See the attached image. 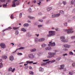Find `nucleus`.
I'll return each mask as SVG.
<instances>
[{"mask_svg": "<svg viewBox=\"0 0 75 75\" xmlns=\"http://www.w3.org/2000/svg\"><path fill=\"white\" fill-rule=\"evenodd\" d=\"M65 31H66V32H67L68 34H71V33H74V31H73V29H66L65 30Z\"/></svg>", "mask_w": 75, "mask_h": 75, "instance_id": "obj_3", "label": "nucleus"}, {"mask_svg": "<svg viewBox=\"0 0 75 75\" xmlns=\"http://www.w3.org/2000/svg\"><path fill=\"white\" fill-rule=\"evenodd\" d=\"M64 67H65L64 65H60L61 67L59 68V69H63L64 68Z\"/></svg>", "mask_w": 75, "mask_h": 75, "instance_id": "obj_19", "label": "nucleus"}, {"mask_svg": "<svg viewBox=\"0 0 75 75\" xmlns=\"http://www.w3.org/2000/svg\"><path fill=\"white\" fill-rule=\"evenodd\" d=\"M3 66V64L2 63H0V68H2Z\"/></svg>", "mask_w": 75, "mask_h": 75, "instance_id": "obj_30", "label": "nucleus"}, {"mask_svg": "<svg viewBox=\"0 0 75 75\" xmlns=\"http://www.w3.org/2000/svg\"><path fill=\"white\" fill-rule=\"evenodd\" d=\"M28 56L30 59H33L34 58V55H33V54H29Z\"/></svg>", "mask_w": 75, "mask_h": 75, "instance_id": "obj_9", "label": "nucleus"}, {"mask_svg": "<svg viewBox=\"0 0 75 75\" xmlns=\"http://www.w3.org/2000/svg\"><path fill=\"white\" fill-rule=\"evenodd\" d=\"M12 71V68L10 67L8 70V71Z\"/></svg>", "mask_w": 75, "mask_h": 75, "instance_id": "obj_42", "label": "nucleus"}, {"mask_svg": "<svg viewBox=\"0 0 75 75\" xmlns=\"http://www.w3.org/2000/svg\"><path fill=\"white\" fill-rule=\"evenodd\" d=\"M49 43V44H48V46H53L55 45V42L52 43V42H50Z\"/></svg>", "mask_w": 75, "mask_h": 75, "instance_id": "obj_6", "label": "nucleus"}, {"mask_svg": "<svg viewBox=\"0 0 75 75\" xmlns=\"http://www.w3.org/2000/svg\"><path fill=\"white\" fill-rule=\"evenodd\" d=\"M7 3H6V4H3V7H7Z\"/></svg>", "mask_w": 75, "mask_h": 75, "instance_id": "obj_26", "label": "nucleus"}, {"mask_svg": "<svg viewBox=\"0 0 75 75\" xmlns=\"http://www.w3.org/2000/svg\"><path fill=\"white\" fill-rule=\"evenodd\" d=\"M42 48H44L47 46V44L45 43H43L41 45Z\"/></svg>", "mask_w": 75, "mask_h": 75, "instance_id": "obj_20", "label": "nucleus"}, {"mask_svg": "<svg viewBox=\"0 0 75 75\" xmlns=\"http://www.w3.org/2000/svg\"><path fill=\"white\" fill-rule=\"evenodd\" d=\"M63 56H67L68 55V54H63Z\"/></svg>", "mask_w": 75, "mask_h": 75, "instance_id": "obj_58", "label": "nucleus"}, {"mask_svg": "<svg viewBox=\"0 0 75 75\" xmlns=\"http://www.w3.org/2000/svg\"><path fill=\"white\" fill-rule=\"evenodd\" d=\"M60 39L61 41H62V42H64V41L65 40V37L64 36H61L60 37Z\"/></svg>", "mask_w": 75, "mask_h": 75, "instance_id": "obj_8", "label": "nucleus"}, {"mask_svg": "<svg viewBox=\"0 0 75 75\" xmlns=\"http://www.w3.org/2000/svg\"><path fill=\"white\" fill-rule=\"evenodd\" d=\"M28 37H31V35H30V34H28Z\"/></svg>", "mask_w": 75, "mask_h": 75, "instance_id": "obj_61", "label": "nucleus"}, {"mask_svg": "<svg viewBox=\"0 0 75 75\" xmlns=\"http://www.w3.org/2000/svg\"><path fill=\"white\" fill-rule=\"evenodd\" d=\"M52 18H54V17H56V16L55 14H53L52 15Z\"/></svg>", "mask_w": 75, "mask_h": 75, "instance_id": "obj_32", "label": "nucleus"}, {"mask_svg": "<svg viewBox=\"0 0 75 75\" xmlns=\"http://www.w3.org/2000/svg\"><path fill=\"white\" fill-rule=\"evenodd\" d=\"M58 11L60 14H64V12L62 10L59 11Z\"/></svg>", "mask_w": 75, "mask_h": 75, "instance_id": "obj_14", "label": "nucleus"}, {"mask_svg": "<svg viewBox=\"0 0 75 75\" xmlns=\"http://www.w3.org/2000/svg\"><path fill=\"white\" fill-rule=\"evenodd\" d=\"M45 41V38H41L38 40L39 42H43V41Z\"/></svg>", "mask_w": 75, "mask_h": 75, "instance_id": "obj_10", "label": "nucleus"}, {"mask_svg": "<svg viewBox=\"0 0 75 75\" xmlns=\"http://www.w3.org/2000/svg\"><path fill=\"white\" fill-rule=\"evenodd\" d=\"M71 39L75 38V36H73L71 37Z\"/></svg>", "mask_w": 75, "mask_h": 75, "instance_id": "obj_53", "label": "nucleus"}, {"mask_svg": "<svg viewBox=\"0 0 75 75\" xmlns=\"http://www.w3.org/2000/svg\"><path fill=\"white\" fill-rule=\"evenodd\" d=\"M17 54L18 55H23V54L21 53H17Z\"/></svg>", "mask_w": 75, "mask_h": 75, "instance_id": "obj_34", "label": "nucleus"}, {"mask_svg": "<svg viewBox=\"0 0 75 75\" xmlns=\"http://www.w3.org/2000/svg\"><path fill=\"white\" fill-rule=\"evenodd\" d=\"M63 4L64 5H66L67 4V2L66 1H63Z\"/></svg>", "mask_w": 75, "mask_h": 75, "instance_id": "obj_37", "label": "nucleus"}, {"mask_svg": "<svg viewBox=\"0 0 75 75\" xmlns=\"http://www.w3.org/2000/svg\"><path fill=\"white\" fill-rule=\"evenodd\" d=\"M37 51V49L35 48H34L30 50V51L31 52H35Z\"/></svg>", "mask_w": 75, "mask_h": 75, "instance_id": "obj_18", "label": "nucleus"}, {"mask_svg": "<svg viewBox=\"0 0 75 75\" xmlns=\"http://www.w3.org/2000/svg\"><path fill=\"white\" fill-rule=\"evenodd\" d=\"M52 7H48L47 8V11H50V10H52Z\"/></svg>", "mask_w": 75, "mask_h": 75, "instance_id": "obj_21", "label": "nucleus"}, {"mask_svg": "<svg viewBox=\"0 0 75 75\" xmlns=\"http://www.w3.org/2000/svg\"><path fill=\"white\" fill-rule=\"evenodd\" d=\"M29 74H31V75H33L34 73L33 71H30L29 72Z\"/></svg>", "mask_w": 75, "mask_h": 75, "instance_id": "obj_40", "label": "nucleus"}, {"mask_svg": "<svg viewBox=\"0 0 75 75\" xmlns=\"http://www.w3.org/2000/svg\"><path fill=\"white\" fill-rule=\"evenodd\" d=\"M38 21L40 22H43V20L42 19H39L38 20Z\"/></svg>", "mask_w": 75, "mask_h": 75, "instance_id": "obj_43", "label": "nucleus"}, {"mask_svg": "<svg viewBox=\"0 0 75 75\" xmlns=\"http://www.w3.org/2000/svg\"><path fill=\"white\" fill-rule=\"evenodd\" d=\"M9 60L11 61H13L14 60V57L13 56H11L9 57Z\"/></svg>", "mask_w": 75, "mask_h": 75, "instance_id": "obj_11", "label": "nucleus"}, {"mask_svg": "<svg viewBox=\"0 0 75 75\" xmlns=\"http://www.w3.org/2000/svg\"><path fill=\"white\" fill-rule=\"evenodd\" d=\"M16 5H19V1L18 0H14L13 2V4L12 5V7H16Z\"/></svg>", "mask_w": 75, "mask_h": 75, "instance_id": "obj_2", "label": "nucleus"}, {"mask_svg": "<svg viewBox=\"0 0 75 75\" xmlns=\"http://www.w3.org/2000/svg\"><path fill=\"white\" fill-rule=\"evenodd\" d=\"M21 31H23V32H26V31H27V30H26V29L24 28H22L21 29Z\"/></svg>", "mask_w": 75, "mask_h": 75, "instance_id": "obj_15", "label": "nucleus"}, {"mask_svg": "<svg viewBox=\"0 0 75 75\" xmlns=\"http://www.w3.org/2000/svg\"><path fill=\"white\" fill-rule=\"evenodd\" d=\"M47 65V63H44L42 64V65Z\"/></svg>", "mask_w": 75, "mask_h": 75, "instance_id": "obj_50", "label": "nucleus"}, {"mask_svg": "<svg viewBox=\"0 0 75 75\" xmlns=\"http://www.w3.org/2000/svg\"><path fill=\"white\" fill-rule=\"evenodd\" d=\"M0 46L2 48H6V45L5 44L3 43H1L0 44Z\"/></svg>", "mask_w": 75, "mask_h": 75, "instance_id": "obj_5", "label": "nucleus"}, {"mask_svg": "<svg viewBox=\"0 0 75 75\" xmlns=\"http://www.w3.org/2000/svg\"><path fill=\"white\" fill-rule=\"evenodd\" d=\"M60 4L59 3L57 4V6L58 7H59V6H60Z\"/></svg>", "mask_w": 75, "mask_h": 75, "instance_id": "obj_52", "label": "nucleus"}, {"mask_svg": "<svg viewBox=\"0 0 75 75\" xmlns=\"http://www.w3.org/2000/svg\"><path fill=\"white\" fill-rule=\"evenodd\" d=\"M12 29V28L11 27H9L7 28L5 30H4L2 31L3 32H4V31H6V30H11Z\"/></svg>", "mask_w": 75, "mask_h": 75, "instance_id": "obj_16", "label": "nucleus"}, {"mask_svg": "<svg viewBox=\"0 0 75 75\" xmlns=\"http://www.w3.org/2000/svg\"><path fill=\"white\" fill-rule=\"evenodd\" d=\"M50 61V60L49 59H46V60H43V61H44V62H46V61Z\"/></svg>", "mask_w": 75, "mask_h": 75, "instance_id": "obj_48", "label": "nucleus"}, {"mask_svg": "<svg viewBox=\"0 0 75 75\" xmlns=\"http://www.w3.org/2000/svg\"><path fill=\"white\" fill-rule=\"evenodd\" d=\"M33 61H28L26 62V64H33Z\"/></svg>", "mask_w": 75, "mask_h": 75, "instance_id": "obj_17", "label": "nucleus"}, {"mask_svg": "<svg viewBox=\"0 0 75 75\" xmlns=\"http://www.w3.org/2000/svg\"><path fill=\"white\" fill-rule=\"evenodd\" d=\"M29 68L30 69H33V68H32V67L31 66H30Z\"/></svg>", "mask_w": 75, "mask_h": 75, "instance_id": "obj_57", "label": "nucleus"}, {"mask_svg": "<svg viewBox=\"0 0 75 75\" xmlns=\"http://www.w3.org/2000/svg\"><path fill=\"white\" fill-rule=\"evenodd\" d=\"M38 55H39V56H40V55H41V53H40V52H39L38 53Z\"/></svg>", "mask_w": 75, "mask_h": 75, "instance_id": "obj_56", "label": "nucleus"}, {"mask_svg": "<svg viewBox=\"0 0 75 75\" xmlns=\"http://www.w3.org/2000/svg\"><path fill=\"white\" fill-rule=\"evenodd\" d=\"M32 10H31V8H29L28 9V11L29 13L30 12H31Z\"/></svg>", "mask_w": 75, "mask_h": 75, "instance_id": "obj_31", "label": "nucleus"}, {"mask_svg": "<svg viewBox=\"0 0 75 75\" xmlns=\"http://www.w3.org/2000/svg\"><path fill=\"white\" fill-rule=\"evenodd\" d=\"M28 25H29V24H28V23H24L23 25V27H28Z\"/></svg>", "mask_w": 75, "mask_h": 75, "instance_id": "obj_22", "label": "nucleus"}, {"mask_svg": "<svg viewBox=\"0 0 75 75\" xmlns=\"http://www.w3.org/2000/svg\"><path fill=\"white\" fill-rule=\"evenodd\" d=\"M28 18L30 20H35V18L33 17H32L30 16H28Z\"/></svg>", "mask_w": 75, "mask_h": 75, "instance_id": "obj_12", "label": "nucleus"}, {"mask_svg": "<svg viewBox=\"0 0 75 75\" xmlns=\"http://www.w3.org/2000/svg\"><path fill=\"white\" fill-rule=\"evenodd\" d=\"M56 15V17H59V16H60V14L59 13H57V14H55Z\"/></svg>", "mask_w": 75, "mask_h": 75, "instance_id": "obj_28", "label": "nucleus"}, {"mask_svg": "<svg viewBox=\"0 0 75 75\" xmlns=\"http://www.w3.org/2000/svg\"><path fill=\"white\" fill-rule=\"evenodd\" d=\"M45 49L46 51H48L49 50H51V48L50 47H45Z\"/></svg>", "mask_w": 75, "mask_h": 75, "instance_id": "obj_13", "label": "nucleus"}, {"mask_svg": "<svg viewBox=\"0 0 75 75\" xmlns=\"http://www.w3.org/2000/svg\"><path fill=\"white\" fill-rule=\"evenodd\" d=\"M55 62V60H53L51 61L50 62H51V63H52L53 62Z\"/></svg>", "mask_w": 75, "mask_h": 75, "instance_id": "obj_49", "label": "nucleus"}, {"mask_svg": "<svg viewBox=\"0 0 75 75\" xmlns=\"http://www.w3.org/2000/svg\"><path fill=\"white\" fill-rule=\"evenodd\" d=\"M25 48L23 47H21L19 48V50H23Z\"/></svg>", "mask_w": 75, "mask_h": 75, "instance_id": "obj_47", "label": "nucleus"}, {"mask_svg": "<svg viewBox=\"0 0 75 75\" xmlns=\"http://www.w3.org/2000/svg\"><path fill=\"white\" fill-rule=\"evenodd\" d=\"M49 34L47 35L48 37H50L51 36H54L56 34V32L54 31H50L49 32Z\"/></svg>", "mask_w": 75, "mask_h": 75, "instance_id": "obj_1", "label": "nucleus"}, {"mask_svg": "<svg viewBox=\"0 0 75 75\" xmlns=\"http://www.w3.org/2000/svg\"><path fill=\"white\" fill-rule=\"evenodd\" d=\"M61 57H60L59 58H57L56 59V60H57V61H59V60H60V59H61Z\"/></svg>", "mask_w": 75, "mask_h": 75, "instance_id": "obj_39", "label": "nucleus"}, {"mask_svg": "<svg viewBox=\"0 0 75 75\" xmlns=\"http://www.w3.org/2000/svg\"><path fill=\"white\" fill-rule=\"evenodd\" d=\"M49 55L50 56V58H52V57H55V55H56V53L54 52H49L48 53Z\"/></svg>", "mask_w": 75, "mask_h": 75, "instance_id": "obj_4", "label": "nucleus"}, {"mask_svg": "<svg viewBox=\"0 0 75 75\" xmlns=\"http://www.w3.org/2000/svg\"><path fill=\"white\" fill-rule=\"evenodd\" d=\"M69 54L70 55H74V53H73V52H70Z\"/></svg>", "mask_w": 75, "mask_h": 75, "instance_id": "obj_46", "label": "nucleus"}, {"mask_svg": "<svg viewBox=\"0 0 75 75\" xmlns=\"http://www.w3.org/2000/svg\"><path fill=\"white\" fill-rule=\"evenodd\" d=\"M14 30H17L19 28V27H13Z\"/></svg>", "mask_w": 75, "mask_h": 75, "instance_id": "obj_35", "label": "nucleus"}, {"mask_svg": "<svg viewBox=\"0 0 75 75\" xmlns=\"http://www.w3.org/2000/svg\"><path fill=\"white\" fill-rule=\"evenodd\" d=\"M75 1L74 0H72L71 1V4H75Z\"/></svg>", "mask_w": 75, "mask_h": 75, "instance_id": "obj_25", "label": "nucleus"}, {"mask_svg": "<svg viewBox=\"0 0 75 75\" xmlns=\"http://www.w3.org/2000/svg\"><path fill=\"white\" fill-rule=\"evenodd\" d=\"M38 39L37 38H36L35 40V42H38Z\"/></svg>", "mask_w": 75, "mask_h": 75, "instance_id": "obj_41", "label": "nucleus"}, {"mask_svg": "<svg viewBox=\"0 0 75 75\" xmlns=\"http://www.w3.org/2000/svg\"><path fill=\"white\" fill-rule=\"evenodd\" d=\"M14 71H15V69H13L12 71V72H14Z\"/></svg>", "mask_w": 75, "mask_h": 75, "instance_id": "obj_60", "label": "nucleus"}, {"mask_svg": "<svg viewBox=\"0 0 75 75\" xmlns=\"http://www.w3.org/2000/svg\"><path fill=\"white\" fill-rule=\"evenodd\" d=\"M69 75H72L73 73H72V72H70L69 73Z\"/></svg>", "mask_w": 75, "mask_h": 75, "instance_id": "obj_59", "label": "nucleus"}, {"mask_svg": "<svg viewBox=\"0 0 75 75\" xmlns=\"http://www.w3.org/2000/svg\"><path fill=\"white\" fill-rule=\"evenodd\" d=\"M72 66L73 67H75V62L73 63Z\"/></svg>", "mask_w": 75, "mask_h": 75, "instance_id": "obj_36", "label": "nucleus"}, {"mask_svg": "<svg viewBox=\"0 0 75 75\" xmlns=\"http://www.w3.org/2000/svg\"><path fill=\"white\" fill-rule=\"evenodd\" d=\"M41 1L39 2V3H38V5H40V4H41Z\"/></svg>", "mask_w": 75, "mask_h": 75, "instance_id": "obj_62", "label": "nucleus"}, {"mask_svg": "<svg viewBox=\"0 0 75 75\" xmlns=\"http://www.w3.org/2000/svg\"><path fill=\"white\" fill-rule=\"evenodd\" d=\"M68 42V39H64V40L63 41L64 42Z\"/></svg>", "mask_w": 75, "mask_h": 75, "instance_id": "obj_29", "label": "nucleus"}, {"mask_svg": "<svg viewBox=\"0 0 75 75\" xmlns=\"http://www.w3.org/2000/svg\"><path fill=\"white\" fill-rule=\"evenodd\" d=\"M18 34H19V32H18V31L16 30L15 31V34L16 35H18Z\"/></svg>", "mask_w": 75, "mask_h": 75, "instance_id": "obj_27", "label": "nucleus"}, {"mask_svg": "<svg viewBox=\"0 0 75 75\" xmlns=\"http://www.w3.org/2000/svg\"><path fill=\"white\" fill-rule=\"evenodd\" d=\"M13 14H12L11 16V19H13V18H14V17H13Z\"/></svg>", "mask_w": 75, "mask_h": 75, "instance_id": "obj_45", "label": "nucleus"}, {"mask_svg": "<svg viewBox=\"0 0 75 75\" xmlns=\"http://www.w3.org/2000/svg\"><path fill=\"white\" fill-rule=\"evenodd\" d=\"M7 58V56L6 55H3L2 56V58L3 59H6Z\"/></svg>", "mask_w": 75, "mask_h": 75, "instance_id": "obj_24", "label": "nucleus"}, {"mask_svg": "<svg viewBox=\"0 0 75 75\" xmlns=\"http://www.w3.org/2000/svg\"><path fill=\"white\" fill-rule=\"evenodd\" d=\"M64 48H69L71 47V45L67 44L64 45Z\"/></svg>", "mask_w": 75, "mask_h": 75, "instance_id": "obj_7", "label": "nucleus"}, {"mask_svg": "<svg viewBox=\"0 0 75 75\" xmlns=\"http://www.w3.org/2000/svg\"><path fill=\"white\" fill-rule=\"evenodd\" d=\"M22 17V13H20L19 14V17H20V18H21Z\"/></svg>", "mask_w": 75, "mask_h": 75, "instance_id": "obj_44", "label": "nucleus"}, {"mask_svg": "<svg viewBox=\"0 0 75 75\" xmlns=\"http://www.w3.org/2000/svg\"><path fill=\"white\" fill-rule=\"evenodd\" d=\"M0 1L2 3H4L6 2V0H0Z\"/></svg>", "mask_w": 75, "mask_h": 75, "instance_id": "obj_33", "label": "nucleus"}, {"mask_svg": "<svg viewBox=\"0 0 75 75\" xmlns=\"http://www.w3.org/2000/svg\"><path fill=\"white\" fill-rule=\"evenodd\" d=\"M18 50H20V48H18V49H16V51H15L14 52H13V54H14V53L15 52H16V51H17Z\"/></svg>", "mask_w": 75, "mask_h": 75, "instance_id": "obj_51", "label": "nucleus"}, {"mask_svg": "<svg viewBox=\"0 0 75 75\" xmlns=\"http://www.w3.org/2000/svg\"><path fill=\"white\" fill-rule=\"evenodd\" d=\"M38 27H42V25H38Z\"/></svg>", "mask_w": 75, "mask_h": 75, "instance_id": "obj_55", "label": "nucleus"}, {"mask_svg": "<svg viewBox=\"0 0 75 75\" xmlns=\"http://www.w3.org/2000/svg\"><path fill=\"white\" fill-rule=\"evenodd\" d=\"M56 31H58V28H56V29H55Z\"/></svg>", "mask_w": 75, "mask_h": 75, "instance_id": "obj_64", "label": "nucleus"}, {"mask_svg": "<svg viewBox=\"0 0 75 75\" xmlns=\"http://www.w3.org/2000/svg\"><path fill=\"white\" fill-rule=\"evenodd\" d=\"M64 26H67V23L65 22L64 23Z\"/></svg>", "mask_w": 75, "mask_h": 75, "instance_id": "obj_38", "label": "nucleus"}, {"mask_svg": "<svg viewBox=\"0 0 75 75\" xmlns=\"http://www.w3.org/2000/svg\"><path fill=\"white\" fill-rule=\"evenodd\" d=\"M67 69L66 68H64V71H66Z\"/></svg>", "mask_w": 75, "mask_h": 75, "instance_id": "obj_63", "label": "nucleus"}, {"mask_svg": "<svg viewBox=\"0 0 75 75\" xmlns=\"http://www.w3.org/2000/svg\"><path fill=\"white\" fill-rule=\"evenodd\" d=\"M39 70L40 72H42V71H44V69L42 68V67H40L39 68Z\"/></svg>", "mask_w": 75, "mask_h": 75, "instance_id": "obj_23", "label": "nucleus"}, {"mask_svg": "<svg viewBox=\"0 0 75 75\" xmlns=\"http://www.w3.org/2000/svg\"><path fill=\"white\" fill-rule=\"evenodd\" d=\"M27 22H28V23H31V21H29V20Z\"/></svg>", "mask_w": 75, "mask_h": 75, "instance_id": "obj_54", "label": "nucleus"}]
</instances>
